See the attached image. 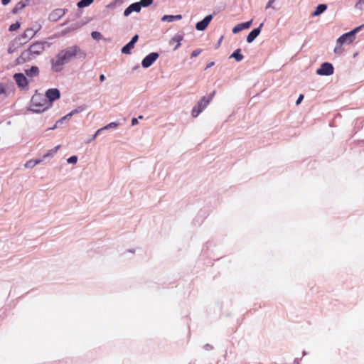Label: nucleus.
Masks as SVG:
<instances>
[{"label": "nucleus", "mask_w": 364, "mask_h": 364, "mask_svg": "<svg viewBox=\"0 0 364 364\" xmlns=\"http://www.w3.org/2000/svg\"><path fill=\"white\" fill-rule=\"evenodd\" d=\"M118 126V124L116 123V122H111L109 124H108L107 126H105L104 128H102V129H100L97 131V132L95 133V134L93 136V139H95V137L97 136V135L102 130V129H109V128H115Z\"/></svg>", "instance_id": "obj_19"}, {"label": "nucleus", "mask_w": 364, "mask_h": 364, "mask_svg": "<svg viewBox=\"0 0 364 364\" xmlns=\"http://www.w3.org/2000/svg\"><path fill=\"white\" fill-rule=\"evenodd\" d=\"M134 48V45L129 42L122 48V53L123 54H130L131 50Z\"/></svg>", "instance_id": "obj_18"}, {"label": "nucleus", "mask_w": 364, "mask_h": 364, "mask_svg": "<svg viewBox=\"0 0 364 364\" xmlns=\"http://www.w3.org/2000/svg\"><path fill=\"white\" fill-rule=\"evenodd\" d=\"M14 80L16 85L21 89H26L28 87V81L26 77L23 73H16L14 75Z\"/></svg>", "instance_id": "obj_6"}, {"label": "nucleus", "mask_w": 364, "mask_h": 364, "mask_svg": "<svg viewBox=\"0 0 364 364\" xmlns=\"http://www.w3.org/2000/svg\"><path fill=\"white\" fill-rule=\"evenodd\" d=\"M24 36L26 37H28L30 36V38L33 37V30L29 28V29H26L24 32Z\"/></svg>", "instance_id": "obj_30"}, {"label": "nucleus", "mask_w": 364, "mask_h": 364, "mask_svg": "<svg viewBox=\"0 0 364 364\" xmlns=\"http://www.w3.org/2000/svg\"><path fill=\"white\" fill-rule=\"evenodd\" d=\"M241 52V49L238 48L237 50H235L232 53V55H230V58H235V60L237 61V62H240L241 60H243L244 58V56L243 55H242L240 53Z\"/></svg>", "instance_id": "obj_15"}, {"label": "nucleus", "mask_w": 364, "mask_h": 364, "mask_svg": "<svg viewBox=\"0 0 364 364\" xmlns=\"http://www.w3.org/2000/svg\"><path fill=\"white\" fill-rule=\"evenodd\" d=\"M92 37L94 39H100V37H101V33L100 32H97V31H93L92 33Z\"/></svg>", "instance_id": "obj_31"}, {"label": "nucleus", "mask_w": 364, "mask_h": 364, "mask_svg": "<svg viewBox=\"0 0 364 364\" xmlns=\"http://www.w3.org/2000/svg\"><path fill=\"white\" fill-rule=\"evenodd\" d=\"M92 1L93 0H81L77 3V6L79 8L86 7L91 4Z\"/></svg>", "instance_id": "obj_20"}, {"label": "nucleus", "mask_w": 364, "mask_h": 364, "mask_svg": "<svg viewBox=\"0 0 364 364\" xmlns=\"http://www.w3.org/2000/svg\"><path fill=\"white\" fill-rule=\"evenodd\" d=\"M60 145H58V146H56L55 148H53V149H52L49 150V151H48V153H47L46 154H45V155H44V156H43V157H44V158H46V157H48V156H53V154H55L58 151V150L60 149Z\"/></svg>", "instance_id": "obj_22"}, {"label": "nucleus", "mask_w": 364, "mask_h": 364, "mask_svg": "<svg viewBox=\"0 0 364 364\" xmlns=\"http://www.w3.org/2000/svg\"><path fill=\"white\" fill-rule=\"evenodd\" d=\"M33 111L36 112H40L41 111H44L45 109H46L48 108V107H43V105L38 106V105H35L34 103L33 104Z\"/></svg>", "instance_id": "obj_24"}, {"label": "nucleus", "mask_w": 364, "mask_h": 364, "mask_svg": "<svg viewBox=\"0 0 364 364\" xmlns=\"http://www.w3.org/2000/svg\"><path fill=\"white\" fill-rule=\"evenodd\" d=\"M212 19V15L205 16L202 21L196 23V28L198 31H204L208 27Z\"/></svg>", "instance_id": "obj_9"}, {"label": "nucleus", "mask_w": 364, "mask_h": 364, "mask_svg": "<svg viewBox=\"0 0 364 364\" xmlns=\"http://www.w3.org/2000/svg\"><path fill=\"white\" fill-rule=\"evenodd\" d=\"M201 53L200 49L194 50L191 53V58L197 57Z\"/></svg>", "instance_id": "obj_32"}, {"label": "nucleus", "mask_w": 364, "mask_h": 364, "mask_svg": "<svg viewBox=\"0 0 364 364\" xmlns=\"http://www.w3.org/2000/svg\"><path fill=\"white\" fill-rule=\"evenodd\" d=\"M355 7L360 10L364 9V0H358L355 4Z\"/></svg>", "instance_id": "obj_28"}, {"label": "nucleus", "mask_w": 364, "mask_h": 364, "mask_svg": "<svg viewBox=\"0 0 364 364\" xmlns=\"http://www.w3.org/2000/svg\"><path fill=\"white\" fill-rule=\"evenodd\" d=\"M138 39H139V36L136 34L133 36V38H132L130 42L132 43L134 45H135V43L137 42Z\"/></svg>", "instance_id": "obj_33"}, {"label": "nucleus", "mask_w": 364, "mask_h": 364, "mask_svg": "<svg viewBox=\"0 0 364 364\" xmlns=\"http://www.w3.org/2000/svg\"><path fill=\"white\" fill-rule=\"evenodd\" d=\"M158 57L159 54L157 53H151L149 54L143 59L141 65L145 68L150 67L154 61L156 60Z\"/></svg>", "instance_id": "obj_7"}, {"label": "nucleus", "mask_w": 364, "mask_h": 364, "mask_svg": "<svg viewBox=\"0 0 364 364\" xmlns=\"http://www.w3.org/2000/svg\"><path fill=\"white\" fill-rule=\"evenodd\" d=\"M68 164H75L77 161V157L76 156H72L68 159Z\"/></svg>", "instance_id": "obj_29"}, {"label": "nucleus", "mask_w": 364, "mask_h": 364, "mask_svg": "<svg viewBox=\"0 0 364 364\" xmlns=\"http://www.w3.org/2000/svg\"><path fill=\"white\" fill-rule=\"evenodd\" d=\"M45 50L44 43L36 42L30 46V47L23 51L21 55L16 59L17 64H23L31 60L37 55L41 54Z\"/></svg>", "instance_id": "obj_2"}, {"label": "nucleus", "mask_w": 364, "mask_h": 364, "mask_svg": "<svg viewBox=\"0 0 364 364\" xmlns=\"http://www.w3.org/2000/svg\"><path fill=\"white\" fill-rule=\"evenodd\" d=\"M263 23H262L259 28L253 29L247 36V42L252 43L260 33V28L262 27Z\"/></svg>", "instance_id": "obj_11"}, {"label": "nucleus", "mask_w": 364, "mask_h": 364, "mask_svg": "<svg viewBox=\"0 0 364 364\" xmlns=\"http://www.w3.org/2000/svg\"><path fill=\"white\" fill-rule=\"evenodd\" d=\"M141 6L139 4V2H136L134 4H132L130 6H129L124 11V15L125 16H129L132 12L136 11L139 12L141 10Z\"/></svg>", "instance_id": "obj_10"}, {"label": "nucleus", "mask_w": 364, "mask_h": 364, "mask_svg": "<svg viewBox=\"0 0 364 364\" xmlns=\"http://www.w3.org/2000/svg\"><path fill=\"white\" fill-rule=\"evenodd\" d=\"M72 114H73V112H71V113H70V114H67L64 118H68V117H69L72 116Z\"/></svg>", "instance_id": "obj_40"}, {"label": "nucleus", "mask_w": 364, "mask_h": 364, "mask_svg": "<svg viewBox=\"0 0 364 364\" xmlns=\"http://www.w3.org/2000/svg\"><path fill=\"white\" fill-rule=\"evenodd\" d=\"M26 74L28 77H36L39 75V69L37 66H32L30 69L26 70Z\"/></svg>", "instance_id": "obj_14"}, {"label": "nucleus", "mask_w": 364, "mask_h": 364, "mask_svg": "<svg viewBox=\"0 0 364 364\" xmlns=\"http://www.w3.org/2000/svg\"><path fill=\"white\" fill-rule=\"evenodd\" d=\"M46 96L51 103L60 97V92L57 88H50L46 91Z\"/></svg>", "instance_id": "obj_8"}, {"label": "nucleus", "mask_w": 364, "mask_h": 364, "mask_svg": "<svg viewBox=\"0 0 364 364\" xmlns=\"http://www.w3.org/2000/svg\"><path fill=\"white\" fill-rule=\"evenodd\" d=\"M326 9H327V6L326 4H319L316 8L314 13L312 14V16H318L321 14H322L323 12H324L326 10Z\"/></svg>", "instance_id": "obj_16"}, {"label": "nucleus", "mask_w": 364, "mask_h": 364, "mask_svg": "<svg viewBox=\"0 0 364 364\" xmlns=\"http://www.w3.org/2000/svg\"><path fill=\"white\" fill-rule=\"evenodd\" d=\"M64 14H51L50 15V18L53 21L58 20L60 17H61Z\"/></svg>", "instance_id": "obj_27"}, {"label": "nucleus", "mask_w": 364, "mask_h": 364, "mask_svg": "<svg viewBox=\"0 0 364 364\" xmlns=\"http://www.w3.org/2000/svg\"><path fill=\"white\" fill-rule=\"evenodd\" d=\"M77 46L62 50L50 60L52 70L55 73L63 70L64 65L71 61L77 55Z\"/></svg>", "instance_id": "obj_1"}, {"label": "nucleus", "mask_w": 364, "mask_h": 364, "mask_svg": "<svg viewBox=\"0 0 364 364\" xmlns=\"http://www.w3.org/2000/svg\"><path fill=\"white\" fill-rule=\"evenodd\" d=\"M11 0H1V3L3 5H7L10 3Z\"/></svg>", "instance_id": "obj_37"}, {"label": "nucleus", "mask_w": 364, "mask_h": 364, "mask_svg": "<svg viewBox=\"0 0 364 364\" xmlns=\"http://www.w3.org/2000/svg\"><path fill=\"white\" fill-rule=\"evenodd\" d=\"M252 23V20H250L249 21L237 24L232 28V33H237L244 29L249 28L251 26Z\"/></svg>", "instance_id": "obj_12"}, {"label": "nucleus", "mask_w": 364, "mask_h": 364, "mask_svg": "<svg viewBox=\"0 0 364 364\" xmlns=\"http://www.w3.org/2000/svg\"><path fill=\"white\" fill-rule=\"evenodd\" d=\"M25 4L22 1L18 2L15 7L13 9V13L16 14L19 10L22 9L23 7H25Z\"/></svg>", "instance_id": "obj_23"}, {"label": "nucleus", "mask_w": 364, "mask_h": 364, "mask_svg": "<svg viewBox=\"0 0 364 364\" xmlns=\"http://www.w3.org/2000/svg\"><path fill=\"white\" fill-rule=\"evenodd\" d=\"M183 36L180 34H177L174 36L171 41V43H176V46L174 48V50H176L178 48L181 46V41L183 40Z\"/></svg>", "instance_id": "obj_17"}, {"label": "nucleus", "mask_w": 364, "mask_h": 364, "mask_svg": "<svg viewBox=\"0 0 364 364\" xmlns=\"http://www.w3.org/2000/svg\"><path fill=\"white\" fill-rule=\"evenodd\" d=\"M153 2V0H141L139 4L141 6L146 7L151 5Z\"/></svg>", "instance_id": "obj_26"}, {"label": "nucleus", "mask_w": 364, "mask_h": 364, "mask_svg": "<svg viewBox=\"0 0 364 364\" xmlns=\"http://www.w3.org/2000/svg\"><path fill=\"white\" fill-rule=\"evenodd\" d=\"M138 124V119H137L136 118H133V119H132V124L133 126H134V125H136V124Z\"/></svg>", "instance_id": "obj_36"}, {"label": "nucleus", "mask_w": 364, "mask_h": 364, "mask_svg": "<svg viewBox=\"0 0 364 364\" xmlns=\"http://www.w3.org/2000/svg\"><path fill=\"white\" fill-rule=\"evenodd\" d=\"M182 18V16L178 15H165L161 18V21L172 22L176 20H181Z\"/></svg>", "instance_id": "obj_13"}, {"label": "nucleus", "mask_w": 364, "mask_h": 364, "mask_svg": "<svg viewBox=\"0 0 364 364\" xmlns=\"http://www.w3.org/2000/svg\"><path fill=\"white\" fill-rule=\"evenodd\" d=\"M41 160H36V161H27L26 164H25V167L26 168H33V166H35L36 165L38 164L39 163H41Z\"/></svg>", "instance_id": "obj_21"}, {"label": "nucleus", "mask_w": 364, "mask_h": 364, "mask_svg": "<svg viewBox=\"0 0 364 364\" xmlns=\"http://www.w3.org/2000/svg\"><path fill=\"white\" fill-rule=\"evenodd\" d=\"M19 28H20V23L16 22L9 26V31H15L18 30Z\"/></svg>", "instance_id": "obj_25"}, {"label": "nucleus", "mask_w": 364, "mask_h": 364, "mask_svg": "<svg viewBox=\"0 0 364 364\" xmlns=\"http://www.w3.org/2000/svg\"><path fill=\"white\" fill-rule=\"evenodd\" d=\"M100 80L101 82L104 81L105 80V77L103 74L100 75Z\"/></svg>", "instance_id": "obj_39"}, {"label": "nucleus", "mask_w": 364, "mask_h": 364, "mask_svg": "<svg viewBox=\"0 0 364 364\" xmlns=\"http://www.w3.org/2000/svg\"><path fill=\"white\" fill-rule=\"evenodd\" d=\"M276 0H269L266 6V9L270 8V7H272V4Z\"/></svg>", "instance_id": "obj_34"}, {"label": "nucleus", "mask_w": 364, "mask_h": 364, "mask_svg": "<svg viewBox=\"0 0 364 364\" xmlns=\"http://www.w3.org/2000/svg\"><path fill=\"white\" fill-rule=\"evenodd\" d=\"M333 66L331 63H323L321 68L316 70V73L319 75H331L333 73Z\"/></svg>", "instance_id": "obj_5"}, {"label": "nucleus", "mask_w": 364, "mask_h": 364, "mask_svg": "<svg viewBox=\"0 0 364 364\" xmlns=\"http://www.w3.org/2000/svg\"><path fill=\"white\" fill-rule=\"evenodd\" d=\"M361 28H362V26H358V27L354 28L353 30L350 31V32L346 33L343 35H342L341 36H340L337 39V46L334 48V53L338 55H341L343 51V49L342 48V46L343 44L349 45L351 43H353V41L355 40V33H358L360 30Z\"/></svg>", "instance_id": "obj_3"}, {"label": "nucleus", "mask_w": 364, "mask_h": 364, "mask_svg": "<svg viewBox=\"0 0 364 364\" xmlns=\"http://www.w3.org/2000/svg\"><path fill=\"white\" fill-rule=\"evenodd\" d=\"M214 64H215V63H214V62H210V63H208V64L207 65V66H206L205 69H208V68H210V67L213 66V65H214Z\"/></svg>", "instance_id": "obj_38"}, {"label": "nucleus", "mask_w": 364, "mask_h": 364, "mask_svg": "<svg viewBox=\"0 0 364 364\" xmlns=\"http://www.w3.org/2000/svg\"><path fill=\"white\" fill-rule=\"evenodd\" d=\"M304 99V95H300L299 98L297 99L296 102V105H298L301 103V102Z\"/></svg>", "instance_id": "obj_35"}, {"label": "nucleus", "mask_w": 364, "mask_h": 364, "mask_svg": "<svg viewBox=\"0 0 364 364\" xmlns=\"http://www.w3.org/2000/svg\"><path fill=\"white\" fill-rule=\"evenodd\" d=\"M215 93V92L214 91L210 96L203 97L201 98V100L192 109L191 114L193 117H197L200 114V113L204 110V109L208 105L210 102L212 100Z\"/></svg>", "instance_id": "obj_4"}]
</instances>
